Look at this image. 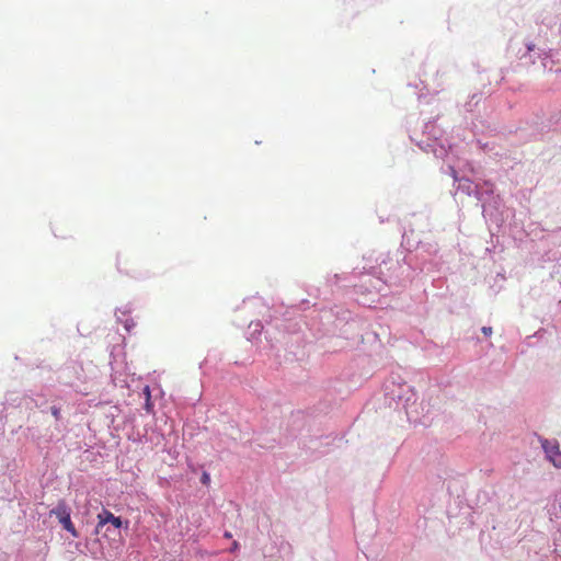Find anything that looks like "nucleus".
Returning <instances> with one entry per match:
<instances>
[{
  "label": "nucleus",
  "instance_id": "obj_1",
  "mask_svg": "<svg viewBox=\"0 0 561 561\" xmlns=\"http://www.w3.org/2000/svg\"><path fill=\"white\" fill-rule=\"evenodd\" d=\"M70 513V508L64 500L59 501L56 507L49 512L50 515H54L58 518L59 523L67 531L77 538L79 534L73 523L71 522Z\"/></svg>",
  "mask_w": 561,
  "mask_h": 561
},
{
  "label": "nucleus",
  "instance_id": "obj_2",
  "mask_svg": "<svg viewBox=\"0 0 561 561\" xmlns=\"http://www.w3.org/2000/svg\"><path fill=\"white\" fill-rule=\"evenodd\" d=\"M541 446L553 466L561 468V450L559 444L556 440L543 439L541 440Z\"/></svg>",
  "mask_w": 561,
  "mask_h": 561
},
{
  "label": "nucleus",
  "instance_id": "obj_3",
  "mask_svg": "<svg viewBox=\"0 0 561 561\" xmlns=\"http://www.w3.org/2000/svg\"><path fill=\"white\" fill-rule=\"evenodd\" d=\"M98 526L96 531L99 533L100 528L103 527L105 524L111 523L114 527L121 528L123 523L119 517H116L111 513L110 511L104 510L102 513L98 515Z\"/></svg>",
  "mask_w": 561,
  "mask_h": 561
},
{
  "label": "nucleus",
  "instance_id": "obj_4",
  "mask_svg": "<svg viewBox=\"0 0 561 561\" xmlns=\"http://www.w3.org/2000/svg\"><path fill=\"white\" fill-rule=\"evenodd\" d=\"M50 412H51V415L56 419V420H59L60 419V409L57 408V407H51L50 408Z\"/></svg>",
  "mask_w": 561,
  "mask_h": 561
},
{
  "label": "nucleus",
  "instance_id": "obj_5",
  "mask_svg": "<svg viewBox=\"0 0 561 561\" xmlns=\"http://www.w3.org/2000/svg\"><path fill=\"white\" fill-rule=\"evenodd\" d=\"M482 332H483V334H484V335H488V336H489V335H491V333H492V328H490V327H483V328H482Z\"/></svg>",
  "mask_w": 561,
  "mask_h": 561
},
{
  "label": "nucleus",
  "instance_id": "obj_6",
  "mask_svg": "<svg viewBox=\"0 0 561 561\" xmlns=\"http://www.w3.org/2000/svg\"><path fill=\"white\" fill-rule=\"evenodd\" d=\"M209 480H210V479H209L208 473L204 472V473H203V476H202V482H203L204 484H207V483L209 482Z\"/></svg>",
  "mask_w": 561,
  "mask_h": 561
},
{
  "label": "nucleus",
  "instance_id": "obj_7",
  "mask_svg": "<svg viewBox=\"0 0 561 561\" xmlns=\"http://www.w3.org/2000/svg\"><path fill=\"white\" fill-rule=\"evenodd\" d=\"M534 48H535L534 44H528L527 45V51H531V50H534Z\"/></svg>",
  "mask_w": 561,
  "mask_h": 561
},
{
  "label": "nucleus",
  "instance_id": "obj_8",
  "mask_svg": "<svg viewBox=\"0 0 561 561\" xmlns=\"http://www.w3.org/2000/svg\"><path fill=\"white\" fill-rule=\"evenodd\" d=\"M238 549V542L234 541L233 545H232V548H231V551H234Z\"/></svg>",
  "mask_w": 561,
  "mask_h": 561
},
{
  "label": "nucleus",
  "instance_id": "obj_9",
  "mask_svg": "<svg viewBox=\"0 0 561 561\" xmlns=\"http://www.w3.org/2000/svg\"><path fill=\"white\" fill-rule=\"evenodd\" d=\"M225 537L230 538V537H231V534H230V533H226V534H225Z\"/></svg>",
  "mask_w": 561,
  "mask_h": 561
}]
</instances>
